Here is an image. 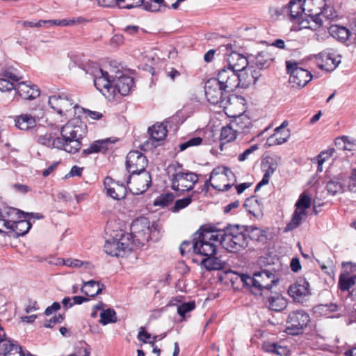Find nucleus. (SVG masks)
<instances>
[{"label":"nucleus","mask_w":356,"mask_h":356,"mask_svg":"<svg viewBox=\"0 0 356 356\" xmlns=\"http://www.w3.org/2000/svg\"><path fill=\"white\" fill-rule=\"evenodd\" d=\"M325 0H305L303 2V10L305 15L309 18L307 20L314 22L319 26L327 28L330 36H334L332 12L325 8Z\"/></svg>","instance_id":"obj_1"},{"label":"nucleus","mask_w":356,"mask_h":356,"mask_svg":"<svg viewBox=\"0 0 356 356\" xmlns=\"http://www.w3.org/2000/svg\"><path fill=\"white\" fill-rule=\"evenodd\" d=\"M241 280L252 293L263 296L277 284L279 279L270 270H262L254 273L252 276L243 274L241 275Z\"/></svg>","instance_id":"obj_2"},{"label":"nucleus","mask_w":356,"mask_h":356,"mask_svg":"<svg viewBox=\"0 0 356 356\" xmlns=\"http://www.w3.org/2000/svg\"><path fill=\"white\" fill-rule=\"evenodd\" d=\"M214 241L219 242V234L211 226H202L193 235V250L205 257L217 254Z\"/></svg>","instance_id":"obj_3"},{"label":"nucleus","mask_w":356,"mask_h":356,"mask_svg":"<svg viewBox=\"0 0 356 356\" xmlns=\"http://www.w3.org/2000/svg\"><path fill=\"white\" fill-rule=\"evenodd\" d=\"M218 234L220 243L229 252H236L248 246V237L243 226L228 225L222 231L218 232Z\"/></svg>","instance_id":"obj_4"},{"label":"nucleus","mask_w":356,"mask_h":356,"mask_svg":"<svg viewBox=\"0 0 356 356\" xmlns=\"http://www.w3.org/2000/svg\"><path fill=\"white\" fill-rule=\"evenodd\" d=\"M168 174L171 181V187L176 191H191L198 181V177L195 173L183 170L179 163L169 165Z\"/></svg>","instance_id":"obj_5"},{"label":"nucleus","mask_w":356,"mask_h":356,"mask_svg":"<svg viewBox=\"0 0 356 356\" xmlns=\"http://www.w3.org/2000/svg\"><path fill=\"white\" fill-rule=\"evenodd\" d=\"M87 133V126L81 121H69L60 129L61 136L67 138L72 147L67 148L70 154H75L81 147V139Z\"/></svg>","instance_id":"obj_6"},{"label":"nucleus","mask_w":356,"mask_h":356,"mask_svg":"<svg viewBox=\"0 0 356 356\" xmlns=\"http://www.w3.org/2000/svg\"><path fill=\"white\" fill-rule=\"evenodd\" d=\"M131 234L129 233L116 234L115 236L107 239L104 249L106 254L112 257H124L131 250Z\"/></svg>","instance_id":"obj_7"},{"label":"nucleus","mask_w":356,"mask_h":356,"mask_svg":"<svg viewBox=\"0 0 356 356\" xmlns=\"http://www.w3.org/2000/svg\"><path fill=\"white\" fill-rule=\"evenodd\" d=\"M229 176L234 177L233 172L227 168L219 167L213 169L211 172L209 179L205 181L204 186L207 188L206 192L208 191L209 184L220 191H228L236 182V179H233L232 182H227Z\"/></svg>","instance_id":"obj_8"},{"label":"nucleus","mask_w":356,"mask_h":356,"mask_svg":"<svg viewBox=\"0 0 356 356\" xmlns=\"http://www.w3.org/2000/svg\"><path fill=\"white\" fill-rule=\"evenodd\" d=\"M130 191L134 195L144 193L152 185V177L147 170L130 173L127 181Z\"/></svg>","instance_id":"obj_9"},{"label":"nucleus","mask_w":356,"mask_h":356,"mask_svg":"<svg viewBox=\"0 0 356 356\" xmlns=\"http://www.w3.org/2000/svg\"><path fill=\"white\" fill-rule=\"evenodd\" d=\"M243 76V74H239L234 70L224 67L219 70L216 80L224 89L225 93H229L234 92L238 87Z\"/></svg>","instance_id":"obj_10"},{"label":"nucleus","mask_w":356,"mask_h":356,"mask_svg":"<svg viewBox=\"0 0 356 356\" xmlns=\"http://www.w3.org/2000/svg\"><path fill=\"white\" fill-rule=\"evenodd\" d=\"M204 90L208 102L212 104H220V106H224L228 102L227 93L225 92L216 78L209 79L206 82Z\"/></svg>","instance_id":"obj_11"},{"label":"nucleus","mask_w":356,"mask_h":356,"mask_svg":"<svg viewBox=\"0 0 356 356\" xmlns=\"http://www.w3.org/2000/svg\"><path fill=\"white\" fill-rule=\"evenodd\" d=\"M49 104L59 115H63L74 109V102L72 95L66 92H58L49 97Z\"/></svg>","instance_id":"obj_12"},{"label":"nucleus","mask_w":356,"mask_h":356,"mask_svg":"<svg viewBox=\"0 0 356 356\" xmlns=\"http://www.w3.org/2000/svg\"><path fill=\"white\" fill-rule=\"evenodd\" d=\"M286 69L290 73L289 82L293 87L302 88L312 79V74L307 70L298 66L297 63L286 61Z\"/></svg>","instance_id":"obj_13"},{"label":"nucleus","mask_w":356,"mask_h":356,"mask_svg":"<svg viewBox=\"0 0 356 356\" xmlns=\"http://www.w3.org/2000/svg\"><path fill=\"white\" fill-rule=\"evenodd\" d=\"M310 321L309 316L303 310H297L289 314L286 321L288 333L292 335L300 334Z\"/></svg>","instance_id":"obj_14"},{"label":"nucleus","mask_w":356,"mask_h":356,"mask_svg":"<svg viewBox=\"0 0 356 356\" xmlns=\"http://www.w3.org/2000/svg\"><path fill=\"white\" fill-rule=\"evenodd\" d=\"M94 79L96 88L106 97L112 95L113 80L108 73L101 68L96 67L90 72Z\"/></svg>","instance_id":"obj_15"},{"label":"nucleus","mask_w":356,"mask_h":356,"mask_svg":"<svg viewBox=\"0 0 356 356\" xmlns=\"http://www.w3.org/2000/svg\"><path fill=\"white\" fill-rule=\"evenodd\" d=\"M146 156L138 151H131L126 159V168L129 173L138 172L145 170L147 165Z\"/></svg>","instance_id":"obj_16"},{"label":"nucleus","mask_w":356,"mask_h":356,"mask_svg":"<svg viewBox=\"0 0 356 356\" xmlns=\"http://www.w3.org/2000/svg\"><path fill=\"white\" fill-rule=\"evenodd\" d=\"M104 184L107 195L113 199L120 200L126 197L127 189L123 183L115 181L111 177H107L104 179Z\"/></svg>","instance_id":"obj_17"},{"label":"nucleus","mask_w":356,"mask_h":356,"mask_svg":"<svg viewBox=\"0 0 356 356\" xmlns=\"http://www.w3.org/2000/svg\"><path fill=\"white\" fill-rule=\"evenodd\" d=\"M134 87V79L127 75H121L113 79L112 95L119 93L122 96L129 94Z\"/></svg>","instance_id":"obj_18"},{"label":"nucleus","mask_w":356,"mask_h":356,"mask_svg":"<svg viewBox=\"0 0 356 356\" xmlns=\"http://www.w3.org/2000/svg\"><path fill=\"white\" fill-rule=\"evenodd\" d=\"M288 293L294 300L300 302L310 294L309 284L305 279H300L290 286Z\"/></svg>","instance_id":"obj_19"},{"label":"nucleus","mask_w":356,"mask_h":356,"mask_svg":"<svg viewBox=\"0 0 356 356\" xmlns=\"http://www.w3.org/2000/svg\"><path fill=\"white\" fill-rule=\"evenodd\" d=\"M29 215L28 213L24 212L21 210L14 207L3 206L0 207V216L7 223V229L10 225H13V222L20 218H26Z\"/></svg>","instance_id":"obj_20"},{"label":"nucleus","mask_w":356,"mask_h":356,"mask_svg":"<svg viewBox=\"0 0 356 356\" xmlns=\"http://www.w3.org/2000/svg\"><path fill=\"white\" fill-rule=\"evenodd\" d=\"M150 135L149 140L147 142V145L149 143L152 147H157L158 143L163 140L167 136V128L163 123L155 124L148 129Z\"/></svg>","instance_id":"obj_21"},{"label":"nucleus","mask_w":356,"mask_h":356,"mask_svg":"<svg viewBox=\"0 0 356 356\" xmlns=\"http://www.w3.org/2000/svg\"><path fill=\"white\" fill-rule=\"evenodd\" d=\"M227 67L234 70L238 73L244 71L248 65L247 58L236 51H232L227 55Z\"/></svg>","instance_id":"obj_22"},{"label":"nucleus","mask_w":356,"mask_h":356,"mask_svg":"<svg viewBox=\"0 0 356 356\" xmlns=\"http://www.w3.org/2000/svg\"><path fill=\"white\" fill-rule=\"evenodd\" d=\"M14 89L22 98L34 99L40 95V90L35 85H28L25 82L18 83Z\"/></svg>","instance_id":"obj_23"},{"label":"nucleus","mask_w":356,"mask_h":356,"mask_svg":"<svg viewBox=\"0 0 356 356\" xmlns=\"http://www.w3.org/2000/svg\"><path fill=\"white\" fill-rule=\"evenodd\" d=\"M234 120L231 121L230 124L237 131L238 134H248L252 127V121L250 118L245 114L242 113L236 116H233Z\"/></svg>","instance_id":"obj_24"},{"label":"nucleus","mask_w":356,"mask_h":356,"mask_svg":"<svg viewBox=\"0 0 356 356\" xmlns=\"http://www.w3.org/2000/svg\"><path fill=\"white\" fill-rule=\"evenodd\" d=\"M339 289L342 291H349L350 294L356 296V276L340 275L338 283Z\"/></svg>","instance_id":"obj_25"},{"label":"nucleus","mask_w":356,"mask_h":356,"mask_svg":"<svg viewBox=\"0 0 356 356\" xmlns=\"http://www.w3.org/2000/svg\"><path fill=\"white\" fill-rule=\"evenodd\" d=\"M37 119L31 114L26 113L18 115L15 118V126L21 129L27 131L36 125Z\"/></svg>","instance_id":"obj_26"},{"label":"nucleus","mask_w":356,"mask_h":356,"mask_svg":"<svg viewBox=\"0 0 356 356\" xmlns=\"http://www.w3.org/2000/svg\"><path fill=\"white\" fill-rule=\"evenodd\" d=\"M316 65L320 69L327 72L333 70L334 58L332 53L324 51L316 55Z\"/></svg>","instance_id":"obj_27"},{"label":"nucleus","mask_w":356,"mask_h":356,"mask_svg":"<svg viewBox=\"0 0 356 356\" xmlns=\"http://www.w3.org/2000/svg\"><path fill=\"white\" fill-rule=\"evenodd\" d=\"M115 140L111 141V138L99 140L95 141L90 147L84 149L82 154L86 156L92 153L105 152L108 149V145L113 143Z\"/></svg>","instance_id":"obj_28"},{"label":"nucleus","mask_w":356,"mask_h":356,"mask_svg":"<svg viewBox=\"0 0 356 356\" xmlns=\"http://www.w3.org/2000/svg\"><path fill=\"white\" fill-rule=\"evenodd\" d=\"M216 254L207 257L202 260V264L209 270H217L223 269L226 266L225 261Z\"/></svg>","instance_id":"obj_29"},{"label":"nucleus","mask_w":356,"mask_h":356,"mask_svg":"<svg viewBox=\"0 0 356 356\" xmlns=\"http://www.w3.org/2000/svg\"><path fill=\"white\" fill-rule=\"evenodd\" d=\"M104 289V284L99 282L90 280L84 282V285L81 287V291L88 296L95 297L100 294Z\"/></svg>","instance_id":"obj_30"},{"label":"nucleus","mask_w":356,"mask_h":356,"mask_svg":"<svg viewBox=\"0 0 356 356\" xmlns=\"http://www.w3.org/2000/svg\"><path fill=\"white\" fill-rule=\"evenodd\" d=\"M268 307L275 312H281L286 307L287 300L278 294L268 298L266 302Z\"/></svg>","instance_id":"obj_31"},{"label":"nucleus","mask_w":356,"mask_h":356,"mask_svg":"<svg viewBox=\"0 0 356 356\" xmlns=\"http://www.w3.org/2000/svg\"><path fill=\"white\" fill-rule=\"evenodd\" d=\"M31 226V223L26 218H20L13 222V225H10L8 229L13 230L17 236H24L29 231Z\"/></svg>","instance_id":"obj_32"},{"label":"nucleus","mask_w":356,"mask_h":356,"mask_svg":"<svg viewBox=\"0 0 356 356\" xmlns=\"http://www.w3.org/2000/svg\"><path fill=\"white\" fill-rule=\"evenodd\" d=\"M290 137L289 129L283 130L282 131H275V133L267 138L266 145L273 146L279 145L286 143Z\"/></svg>","instance_id":"obj_33"},{"label":"nucleus","mask_w":356,"mask_h":356,"mask_svg":"<svg viewBox=\"0 0 356 356\" xmlns=\"http://www.w3.org/2000/svg\"><path fill=\"white\" fill-rule=\"evenodd\" d=\"M237 134V131L234 129V127L230 124L225 127H223L221 129L220 137V149H223V145L225 143L232 142L234 140H235Z\"/></svg>","instance_id":"obj_34"},{"label":"nucleus","mask_w":356,"mask_h":356,"mask_svg":"<svg viewBox=\"0 0 356 356\" xmlns=\"http://www.w3.org/2000/svg\"><path fill=\"white\" fill-rule=\"evenodd\" d=\"M245 233L248 239L264 242L267 239L266 232L257 227H245Z\"/></svg>","instance_id":"obj_35"},{"label":"nucleus","mask_w":356,"mask_h":356,"mask_svg":"<svg viewBox=\"0 0 356 356\" xmlns=\"http://www.w3.org/2000/svg\"><path fill=\"white\" fill-rule=\"evenodd\" d=\"M338 181H335V194L337 193H343L347 186V182L353 181L356 184V169L352 170L350 176L344 175L337 178Z\"/></svg>","instance_id":"obj_36"},{"label":"nucleus","mask_w":356,"mask_h":356,"mask_svg":"<svg viewBox=\"0 0 356 356\" xmlns=\"http://www.w3.org/2000/svg\"><path fill=\"white\" fill-rule=\"evenodd\" d=\"M273 60L271 55L268 52L264 51L259 52L255 56L254 63L255 67H257L259 70H263L268 68L270 65Z\"/></svg>","instance_id":"obj_37"},{"label":"nucleus","mask_w":356,"mask_h":356,"mask_svg":"<svg viewBox=\"0 0 356 356\" xmlns=\"http://www.w3.org/2000/svg\"><path fill=\"white\" fill-rule=\"evenodd\" d=\"M288 10L291 19H293L300 18L302 14L305 15V11L303 10V3L301 0H291L288 6Z\"/></svg>","instance_id":"obj_38"},{"label":"nucleus","mask_w":356,"mask_h":356,"mask_svg":"<svg viewBox=\"0 0 356 356\" xmlns=\"http://www.w3.org/2000/svg\"><path fill=\"white\" fill-rule=\"evenodd\" d=\"M314 313L319 316H325L326 318L334 317V305L330 304H319L313 308Z\"/></svg>","instance_id":"obj_39"},{"label":"nucleus","mask_w":356,"mask_h":356,"mask_svg":"<svg viewBox=\"0 0 356 356\" xmlns=\"http://www.w3.org/2000/svg\"><path fill=\"white\" fill-rule=\"evenodd\" d=\"M262 348L265 352L272 353L280 356H286L288 352L285 347L278 346L275 343H264Z\"/></svg>","instance_id":"obj_40"},{"label":"nucleus","mask_w":356,"mask_h":356,"mask_svg":"<svg viewBox=\"0 0 356 356\" xmlns=\"http://www.w3.org/2000/svg\"><path fill=\"white\" fill-rule=\"evenodd\" d=\"M306 215V211L296 209L291 221L286 225V230L292 231L300 226L302 216Z\"/></svg>","instance_id":"obj_41"},{"label":"nucleus","mask_w":356,"mask_h":356,"mask_svg":"<svg viewBox=\"0 0 356 356\" xmlns=\"http://www.w3.org/2000/svg\"><path fill=\"white\" fill-rule=\"evenodd\" d=\"M116 312L113 309H104L100 314L99 323L104 325L117 321Z\"/></svg>","instance_id":"obj_42"},{"label":"nucleus","mask_w":356,"mask_h":356,"mask_svg":"<svg viewBox=\"0 0 356 356\" xmlns=\"http://www.w3.org/2000/svg\"><path fill=\"white\" fill-rule=\"evenodd\" d=\"M351 33L346 27L335 24V39L341 43L348 40Z\"/></svg>","instance_id":"obj_43"},{"label":"nucleus","mask_w":356,"mask_h":356,"mask_svg":"<svg viewBox=\"0 0 356 356\" xmlns=\"http://www.w3.org/2000/svg\"><path fill=\"white\" fill-rule=\"evenodd\" d=\"M74 113L78 114L79 115L81 113H83L85 115V118H90L92 120H99L103 117L102 113L90 111L89 109L80 107L78 105H74Z\"/></svg>","instance_id":"obj_44"},{"label":"nucleus","mask_w":356,"mask_h":356,"mask_svg":"<svg viewBox=\"0 0 356 356\" xmlns=\"http://www.w3.org/2000/svg\"><path fill=\"white\" fill-rule=\"evenodd\" d=\"M72 147V145L68 140L64 137H57L54 139H52V146L51 148H56L58 149L65 150L67 152L70 153V149L67 148Z\"/></svg>","instance_id":"obj_45"},{"label":"nucleus","mask_w":356,"mask_h":356,"mask_svg":"<svg viewBox=\"0 0 356 356\" xmlns=\"http://www.w3.org/2000/svg\"><path fill=\"white\" fill-rule=\"evenodd\" d=\"M261 70H259L257 67H254V66H251L248 69V72L246 73L248 75V80L246 81V84L249 85L251 83L255 84L258 81L259 78L261 76Z\"/></svg>","instance_id":"obj_46"},{"label":"nucleus","mask_w":356,"mask_h":356,"mask_svg":"<svg viewBox=\"0 0 356 356\" xmlns=\"http://www.w3.org/2000/svg\"><path fill=\"white\" fill-rule=\"evenodd\" d=\"M311 206V197L306 193H302L297 202L296 203V209L300 211H305L306 209L309 208Z\"/></svg>","instance_id":"obj_47"},{"label":"nucleus","mask_w":356,"mask_h":356,"mask_svg":"<svg viewBox=\"0 0 356 356\" xmlns=\"http://www.w3.org/2000/svg\"><path fill=\"white\" fill-rule=\"evenodd\" d=\"M174 198L175 195L172 193L161 194L156 199L154 205H159L161 207L168 206L170 203L172 202Z\"/></svg>","instance_id":"obj_48"},{"label":"nucleus","mask_w":356,"mask_h":356,"mask_svg":"<svg viewBox=\"0 0 356 356\" xmlns=\"http://www.w3.org/2000/svg\"><path fill=\"white\" fill-rule=\"evenodd\" d=\"M143 0H117L120 8L131 9L141 6Z\"/></svg>","instance_id":"obj_49"},{"label":"nucleus","mask_w":356,"mask_h":356,"mask_svg":"<svg viewBox=\"0 0 356 356\" xmlns=\"http://www.w3.org/2000/svg\"><path fill=\"white\" fill-rule=\"evenodd\" d=\"M193 196V194L192 195L186 197L182 199L177 200L173 208L172 209V211L173 212H177L181 209H183L186 208L187 206H188L191 202H192V197Z\"/></svg>","instance_id":"obj_50"},{"label":"nucleus","mask_w":356,"mask_h":356,"mask_svg":"<svg viewBox=\"0 0 356 356\" xmlns=\"http://www.w3.org/2000/svg\"><path fill=\"white\" fill-rule=\"evenodd\" d=\"M195 307V305L194 302H185L177 307V313L180 316L184 318L186 313L193 311Z\"/></svg>","instance_id":"obj_51"},{"label":"nucleus","mask_w":356,"mask_h":356,"mask_svg":"<svg viewBox=\"0 0 356 356\" xmlns=\"http://www.w3.org/2000/svg\"><path fill=\"white\" fill-rule=\"evenodd\" d=\"M52 136L50 133H46L43 135H40L38 137L37 141L39 144L51 148L52 146Z\"/></svg>","instance_id":"obj_52"},{"label":"nucleus","mask_w":356,"mask_h":356,"mask_svg":"<svg viewBox=\"0 0 356 356\" xmlns=\"http://www.w3.org/2000/svg\"><path fill=\"white\" fill-rule=\"evenodd\" d=\"M202 142V138L200 137H195V138H191L188 140H187L186 142L180 145V146H179L180 150L184 151L186 149H187L188 147L196 146V145H200Z\"/></svg>","instance_id":"obj_53"},{"label":"nucleus","mask_w":356,"mask_h":356,"mask_svg":"<svg viewBox=\"0 0 356 356\" xmlns=\"http://www.w3.org/2000/svg\"><path fill=\"white\" fill-rule=\"evenodd\" d=\"M258 149L259 145L257 144L250 146L247 149H245L242 154H240L238 155V160L241 162L245 161L251 154H252L254 151L257 150Z\"/></svg>","instance_id":"obj_54"},{"label":"nucleus","mask_w":356,"mask_h":356,"mask_svg":"<svg viewBox=\"0 0 356 356\" xmlns=\"http://www.w3.org/2000/svg\"><path fill=\"white\" fill-rule=\"evenodd\" d=\"M14 83L10 82L5 78H0V91L6 92L14 89Z\"/></svg>","instance_id":"obj_55"},{"label":"nucleus","mask_w":356,"mask_h":356,"mask_svg":"<svg viewBox=\"0 0 356 356\" xmlns=\"http://www.w3.org/2000/svg\"><path fill=\"white\" fill-rule=\"evenodd\" d=\"M343 272L341 275H350V273L355 272L356 270V264L348 261L342 263Z\"/></svg>","instance_id":"obj_56"},{"label":"nucleus","mask_w":356,"mask_h":356,"mask_svg":"<svg viewBox=\"0 0 356 356\" xmlns=\"http://www.w3.org/2000/svg\"><path fill=\"white\" fill-rule=\"evenodd\" d=\"M42 24H48L51 26H67L72 24V22H67V19H49L42 20Z\"/></svg>","instance_id":"obj_57"},{"label":"nucleus","mask_w":356,"mask_h":356,"mask_svg":"<svg viewBox=\"0 0 356 356\" xmlns=\"http://www.w3.org/2000/svg\"><path fill=\"white\" fill-rule=\"evenodd\" d=\"M61 261H62L59 262V264H61L64 266H67L69 267L78 268V267H81L82 265H83V262L79 259H68L66 260L62 259Z\"/></svg>","instance_id":"obj_58"},{"label":"nucleus","mask_w":356,"mask_h":356,"mask_svg":"<svg viewBox=\"0 0 356 356\" xmlns=\"http://www.w3.org/2000/svg\"><path fill=\"white\" fill-rule=\"evenodd\" d=\"M193 239L192 240V241H184L180 245L179 250L181 255H184L186 253L189 252L193 249Z\"/></svg>","instance_id":"obj_59"},{"label":"nucleus","mask_w":356,"mask_h":356,"mask_svg":"<svg viewBox=\"0 0 356 356\" xmlns=\"http://www.w3.org/2000/svg\"><path fill=\"white\" fill-rule=\"evenodd\" d=\"M347 136H342L335 138V146L338 149L346 150Z\"/></svg>","instance_id":"obj_60"},{"label":"nucleus","mask_w":356,"mask_h":356,"mask_svg":"<svg viewBox=\"0 0 356 356\" xmlns=\"http://www.w3.org/2000/svg\"><path fill=\"white\" fill-rule=\"evenodd\" d=\"M262 168L265 172L268 173L269 175H272L276 170V165L273 162H270L266 161L265 163L262 164Z\"/></svg>","instance_id":"obj_61"},{"label":"nucleus","mask_w":356,"mask_h":356,"mask_svg":"<svg viewBox=\"0 0 356 356\" xmlns=\"http://www.w3.org/2000/svg\"><path fill=\"white\" fill-rule=\"evenodd\" d=\"M151 338V334L145 330L143 327H141L138 334V339L144 343H147V339Z\"/></svg>","instance_id":"obj_62"},{"label":"nucleus","mask_w":356,"mask_h":356,"mask_svg":"<svg viewBox=\"0 0 356 356\" xmlns=\"http://www.w3.org/2000/svg\"><path fill=\"white\" fill-rule=\"evenodd\" d=\"M60 309V305L58 302H54L51 305L47 307L44 311V314L46 316H50L54 312L59 310Z\"/></svg>","instance_id":"obj_63"},{"label":"nucleus","mask_w":356,"mask_h":356,"mask_svg":"<svg viewBox=\"0 0 356 356\" xmlns=\"http://www.w3.org/2000/svg\"><path fill=\"white\" fill-rule=\"evenodd\" d=\"M290 266L293 272L298 273L301 269V265L299 259L298 257L292 258Z\"/></svg>","instance_id":"obj_64"}]
</instances>
